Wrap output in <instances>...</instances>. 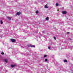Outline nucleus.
<instances>
[{"label": "nucleus", "instance_id": "obj_15", "mask_svg": "<svg viewBox=\"0 0 73 73\" xmlns=\"http://www.w3.org/2000/svg\"><path fill=\"white\" fill-rule=\"evenodd\" d=\"M54 40H56V38L55 37H54Z\"/></svg>", "mask_w": 73, "mask_h": 73}, {"label": "nucleus", "instance_id": "obj_4", "mask_svg": "<svg viewBox=\"0 0 73 73\" xmlns=\"http://www.w3.org/2000/svg\"><path fill=\"white\" fill-rule=\"evenodd\" d=\"M21 13L17 12V15L18 16H19V15H21Z\"/></svg>", "mask_w": 73, "mask_h": 73}, {"label": "nucleus", "instance_id": "obj_11", "mask_svg": "<svg viewBox=\"0 0 73 73\" xmlns=\"http://www.w3.org/2000/svg\"><path fill=\"white\" fill-rule=\"evenodd\" d=\"M5 61L6 62H7L8 61L6 59H5Z\"/></svg>", "mask_w": 73, "mask_h": 73}, {"label": "nucleus", "instance_id": "obj_13", "mask_svg": "<svg viewBox=\"0 0 73 73\" xmlns=\"http://www.w3.org/2000/svg\"><path fill=\"white\" fill-rule=\"evenodd\" d=\"M56 7H57V6H58V3H56Z\"/></svg>", "mask_w": 73, "mask_h": 73}, {"label": "nucleus", "instance_id": "obj_19", "mask_svg": "<svg viewBox=\"0 0 73 73\" xmlns=\"http://www.w3.org/2000/svg\"><path fill=\"white\" fill-rule=\"evenodd\" d=\"M69 32H68V33H67V34H69Z\"/></svg>", "mask_w": 73, "mask_h": 73}, {"label": "nucleus", "instance_id": "obj_14", "mask_svg": "<svg viewBox=\"0 0 73 73\" xmlns=\"http://www.w3.org/2000/svg\"><path fill=\"white\" fill-rule=\"evenodd\" d=\"M36 13H38V11H36Z\"/></svg>", "mask_w": 73, "mask_h": 73}, {"label": "nucleus", "instance_id": "obj_2", "mask_svg": "<svg viewBox=\"0 0 73 73\" xmlns=\"http://www.w3.org/2000/svg\"><path fill=\"white\" fill-rule=\"evenodd\" d=\"M67 13V12L66 11H62V13L63 14H66Z\"/></svg>", "mask_w": 73, "mask_h": 73}, {"label": "nucleus", "instance_id": "obj_6", "mask_svg": "<svg viewBox=\"0 0 73 73\" xmlns=\"http://www.w3.org/2000/svg\"><path fill=\"white\" fill-rule=\"evenodd\" d=\"M44 8H48V6L46 4L44 6Z\"/></svg>", "mask_w": 73, "mask_h": 73}, {"label": "nucleus", "instance_id": "obj_1", "mask_svg": "<svg viewBox=\"0 0 73 73\" xmlns=\"http://www.w3.org/2000/svg\"><path fill=\"white\" fill-rule=\"evenodd\" d=\"M11 40L12 42H15V41H16V40L14 39H11Z\"/></svg>", "mask_w": 73, "mask_h": 73}, {"label": "nucleus", "instance_id": "obj_18", "mask_svg": "<svg viewBox=\"0 0 73 73\" xmlns=\"http://www.w3.org/2000/svg\"><path fill=\"white\" fill-rule=\"evenodd\" d=\"M1 54H4V52H2L1 53Z\"/></svg>", "mask_w": 73, "mask_h": 73}, {"label": "nucleus", "instance_id": "obj_9", "mask_svg": "<svg viewBox=\"0 0 73 73\" xmlns=\"http://www.w3.org/2000/svg\"><path fill=\"white\" fill-rule=\"evenodd\" d=\"M64 62H67L68 61H67V60H64Z\"/></svg>", "mask_w": 73, "mask_h": 73}, {"label": "nucleus", "instance_id": "obj_16", "mask_svg": "<svg viewBox=\"0 0 73 73\" xmlns=\"http://www.w3.org/2000/svg\"><path fill=\"white\" fill-rule=\"evenodd\" d=\"M8 19H9V20H11V18L10 17H8Z\"/></svg>", "mask_w": 73, "mask_h": 73}, {"label": "nucleus", "instance_id": "obj_12", "mask_svg": "<svg viewBox=\"0 0 73 73\" xmlns=\"http://www.w3.org/2000/svg\"><path fill=\"white\" fill-rule=\"evenodd\" d=\"M45 62H46V61H48V59H45Z\"/></svg>", "mask_w": 73, "mask_h": 73}, {"label": "nucleus", "instance_id": "obj_5", "mask_svg": "<svg viewBox=\"0 0 73 73\" xmlns=\"http://www.w3.org/2000/svg\"><path fill=\"white\" fill-rule=\"evenodd\" d=\"M30 46L32 48H35V46L33 45H31Z\"/></svg>", "mask_w": 73, "mask_h": 73}, {"label": "nucleus", "instance_id": "obj_8", "mask_svg": "<svg viewBox=\"0 0 73 73\" xmlns=\"http://www.w3.org/2000/svg\"><path fill=\"white\" fill-rule=\"evenodd\" d=\"M47 57V55H44V57L45 58V57Z\"/></svg>", "mask_w": 73, "mask_h": 73}, {"label": "nucleus", "instance_id": "obj_10", "mask_svg": "<svg viewBox=\"0 0 73 73\" xmlns=\"http://www.w3.org/2000/svg\"><path fill=\"white\" fill-rule=\"evenodd\" d=\"M0 23L1 24H3V21H2L1 20Z\"/></svg>", "mask_w": 73, "mask_h": 73}, {"label": "nucleus", "instance_id": "obj_3", "mask_svg": "<svg viewBox=\"0 0 73 73\" xmlns=\"http://www.w3.org/2000/svg\"><path fill=\"white\" fill-rule=\"evenodd\" d=\"M16 66V65L14 64V65H12L11 66V68H14V67H15V66Z\"/></svg>", "mask_w": 73, "mask_h": 73}, {"label": "nucleus", "instance_id": "obj_17", "mask_svg": "<svg viewBox=\"0 0 73 73\" xmlns=\"http://www.w3.org/2000/svg\"><path fill=\"white\" fill-rule=\"evenodd\" d=\"M48 49H50V47H48Z\"/></svg>", "mask_w": 73, "mask_h": 73}, {"label": "nucleus", "instance_id": "obj_7", "mask_svg": "<svg viewBox=\"0 0 73 73\" xmlns=\"http://www.w3.org/2000/svg\"><path fill=\"white\" fill-rule=\"evenodd\" d=\"M46 20H47V21H49V17H47L46 18Z\"/></svg>", "mask_w": 73, "mask_h": 73}]
</instances>
